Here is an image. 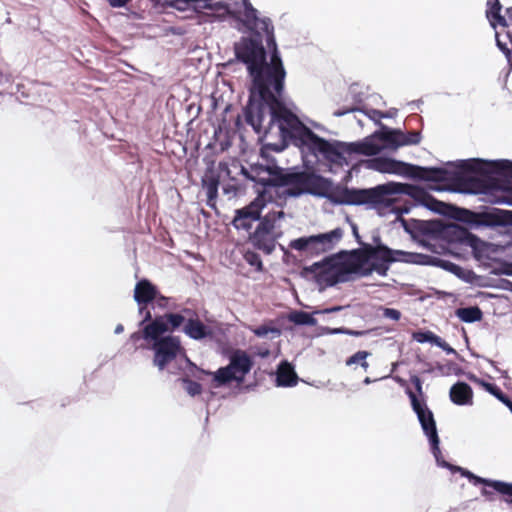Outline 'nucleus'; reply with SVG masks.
I'll return each instance as SVG.
<instances>
[{
    "instance_id": "nucleus-1",
    "label": "nucleus",
    "mask_w": 512,
    "mask_h": 512,
    "mask_svg": "<svg viewBox=\"0 0 512 512\" xmlns=\"http://www.w3.org/2000/svg\"><path fill=\"white\" fill-rule=\"evenodd\" d=\"M197 14H204L213 21L228 22L242 33L266 37L267 46L273 49L270 62L260 40L242 38L235 43V55L246 64L252 77L254 91L264 99L282 91L286 71L277 51L274 27L268 17H259L249 0H198L194 5Z\"/></svg>"
},
{
    "instance_id": "nucleus-2",
    "label": "nucleus",
    "mask_w": 512,
    "mask_h": 512,
    "mask_svg": "<svg viewBox=\"0 0 512 512\" xmlns=\"http://www.w3.org/2000/svg\"><path fill=\"white\" fill-rule=\"evenodd\" d=\"M273 94L264 99L252 86L251 93L257 94L262 101L275 102L271 107V118L268 133L277 129L283 142L290 140L300 151L303 165L306 169L320 170L321 167L329 168L330 172H336L337 168L348 166L353 156L376 155L384 145L378 143V137L366 138L361 142L345 143L336 140H326L318 136L311 128L318 131H325L323 125L309 121L307 126L298 117L285 107H282L276 100L283 92Z\"/></svg>"
},
{
    "instance_id": "nucleus-3",
    "label": "nucleus",
    "mask_w": 512,
    "mask_h": 512,
    "mask_svg": "<svg viewBox=\"0 0 512 512\" xmlns=\"http://www.w3.org/2000/svg\"><path fill=\"white\" fill-rule=\"evenodd\" d=\"M406 253L391 250L383 244H363L350 252H341L314 263L311 271L315 273L321 285L333 286L356 277H368L372 274L385 277L390 264L405 260Z\"/></svg>"
},
{
    "instance_id": "nucleus-4",
    "label": "nucleus",
    "mask_w": 512,
    "mask_h": 512,
    "mask_svg": "<svg viewBox=\"0 0 512 512\" xmlns=\"http://www.w3.org/2000/svg\"><path fill=\"white\" fill-rule=\"evenodd\" d=\"M312 172L291 173L285 176L284 183L279 186L264 182L262 179L257 180L253 175L254 169L248 172L242 168L243 174L255 181L263 184V190L258 191V196L248 206L236 211L233 224L237 229H249L254 221L260 219L262 210L269 205H274L272 199L274 195L285 197H299L303 194H311L321 198H331L333 183L320 175ZM329 170V168L321 167L319 171Z\"/></svg>"
},
{
    "instance_id": "nucleus-5",
    "label": "nucleus",
    "mask_w": 512,
    "mask_h": 512,
    "mask_svg": "<svg viewBox=\"0 0 512 512\" xmlns=\"http://www.w3.org/2000/svg\"><path fill=\"white\" fill-rule=\"evenodd\" d=\"M401 194L411 196L419 205L431 211L442 212V202L434 200L415 186L399 182H387L369 189H345L341 198L333 201L346 205H366L381 217L394 215L396 220L405 223L401 216L408 214L410 207L400 204L397 195Z\"/></svg>"
},
{
    "instance_id": "nucleus-6",
    "label": "nucleus",
    "mask_w": 512,
    "mask_h": 512,
    "mask_svg": "<svg viewBox=\"0 0 512 512\" xmlns=\"http://www.w3.org/2000/svg\"><path fill=\"white\" fill-rule=\"evenodd\" d=\"M409 397L412 408L421 424L422 430L429 439L431 450L437 464L441 467L451 469L452 471H459L462 476L468 478L474 485H484L485 487L481 490V494L487 499L491 500L492 491L488 489L491 488L495 492L503 495L507 503L512 504V483L482 478L461 467L452 466L443 460L439 448V437L436 429V423L432 412L428 409L425 403L417 399L413 392H409Z\"/></svg>"
},
{
    "instance_id": "nucleus-7",
    "label": "nucleus",
    "mask_w": 512,
    "mask_h": 512,
    "mask_svg": "<svg viewBox=\"0 0 512 512\" xmlns=\"http://www.w3.org/2000/svg\"><path fill=\"white\" fill-rule=\"evenodd\" d=\"M150 329L149 326L145 329L144 341L146 348L153 352L152 363L159 371H164L177 359L184 361L187 366L193 365L187 358L179 337L158 330L151 332Z\"/></svg>"
},
{
    "instance_id": "nucleus-8",
    "label": "nucleus",
    "mask_w": 512,
    "mask_h": 512,
    "mask_svg": "<svg viewBox=\"0 0 512 512\" xmlns=\"http://www.w3.org/2000/svg\"><path fill=\"white\" fill-rule=\"evenodd\" d=\"M252 366V358L247 352L235 350L231 353L227 366L221 367L214 372L203 371V373L212 377V386L214 388H219L232 382L241 384Z\"/></svg>"
},
{
    "instance_id": "nucleus-9",
    "label": "nucleus",
    "mask_w": 512,
    "mask_h": 512,
    "mask_svg": "<svg viewBox=\"0 0 512 512\" xmlns=\"http://www.w3.org/2000/svg\"><path fill=\"white\" fill-rule=\"evenodd\" d=\"M344 231L335 228L329 232L294 239L290 242L291 249L315 256L333 250L343 238Z\"/></svg>"
},
{
    "instance_id": "nucleus-10",
    "label": "nucleus",
    "mask_w": 512,
    "mask_h": 512,
    "mask_svg": "<svg viewBox=\"0 0 512 512\" xmlns=\"http://www.w3.org/2000/svg\"><path fill=\"white\" fill-rule=\"evenodd\" d=\"M285 217L282 210H274L273 207L264 216L255 230L252 241L256 247L270 254L275 247V240L281 235V220Z\"/></svg>"
},
{
    "instance_id": "nucleus-11",
    "label": "nucleus",
    "mask_w": 512,
    "mask_h": 512,
    "mask_svg": "<svg viewBox=\"0 0 512 512\" xmlns=\"http://www.w3.org/2000/svg\"><path fill=\"white\" fill-rule=\"evenodd\" d=\"M190 315H192L190 309H183L178 313H166L148 321V326L151 327V331L158 330L163 333H171L180 327H184Z\"/></svg>"
},
{
    "instance_id": "nucleus-12",
    "label": "nucleus",
    "mask_w": 512,
    "mask_h": 512,
    "mask_svg": "<svg viewBox=\"0 0 512 512\" xmlns=\"http://www.w3.org/2000/svg\"><path fill=\"white\" fill-rule=\"evenodd\" d=\"M157 292L156 287L147 279H142L135 285L134 300L139 306V313L143 315V322H148L152 319L151 312L146 306L156 298Z\"/></svg>"
},
{
    "instance_id": "nucleus-13",
    "label": "nucleus",
    "mask_w": 512,
    "mask_h": 512,
    "mask_svg": "<svg viewBox=\"0 0 512 512\" xmlns=\"http://www.w3.org/2000/svg\"><path fill=\"white\" fill-rule=\"evenodd\" d=\"M366 167L380 173L399 176L409 175L412 169V166L405 162L385 157H376L368 160Z\"/></svg>"
},
{
    "instance_id": "nucleus-14",
    "label": "nucleus",
    "mask_w": 512,
    "mask_h": 512,
    "mask_svg": "<svg viewBox=\"0 0 512 512\" xmlns=\"http://www.w3.org/2000/svg\"><path fill=\"white\" fill-rule=\"evenodd\" d=\"M380 139L387 143L388 146L398 148L407 145H416L420 142L421 136L419 132L403 133L400 130L390 129L383 132Z\"/></svg>"
},
{
    "instance_id": "nucleus-15",
    "label": "nucleus",
    "mask_w": 512,
    "mask_h": 512,
    "mask_svg": "<svg viewBox=\"0 0 512 512\" xmlns=\"http://www.w3.org/2000/svg\"><path fill=\"white\" fill-rule=\"evenodd\" d=\"M182 331L193 340H202L211 335L210 328L199 320L194 311H192V315L187 319V323L182 328Z\"/></svg>"
},
{
    "instance_id": "nucleus-16",
    "label": "nucleus",
    "mask_w": 512,
    "mask_h": 512,
    "mask_svg": "<svg viewBox=\"0 0 512 512\" xmlns=\"http://www.w3.org/2000/svg\"><path fill=\"white\" fill-rule=\"evenodd\" d=\"M487 10V18L491 26L495 29L497 25L506 27L507 30H512V7L507 8V19L500 15L501 5L499 0H493Z\"/></svg>"
},
{
    "instance_id": "nucleus-17",
    "label": "nucleus",
    "mask_w": 512,
    "mask_h": 512,
    "mask_svg": "<svg viewBox=\"0 0 512 512\" xmlns=\"http://www.w3.org/2000/svg\"><path fill=\"white\" fill-rule=\"evenodd\" d=\"M451 401L459 406L472 405L473 391L465 382H457L450 388Z\"/></svg>"
},
{
    "instance_id": "nucleus-18",
    "label": "nucleus",
    "mask_w": 512,
    "mask_h": 512,
    "mask_svg": "<svg viewBox=\"0 0 512 512\" xmlns=\"http://www.w3.org/2000/svg\"><path fill=\"white\" fill-rule=\"evenodd\" d=\"M298 382V376L294 368L287 362L279 365L276 373V384L280 387H292Z\"/></svg>"
},
{
    "instance_id": "nucleus-19",
    "label": "nucleus",
    "mask_w": 512,
    "mask_h": 512,
    "mask_svg": "<svg viewBox=\"0 0 512 512\" xmlns=\"http://www.w3.org/2000/svg\"><path fill=\"white\" fill-rule=\"evenodd\" d=\"M218 186L219 180L212 172L206 173L202 178V187L207 196V204L210 207H214L215 205V200L218 194Z\"/></svg>"
},
{
    "instance_id": "nucleus-20",
    "label": "nucleus",
    "mask_w": 512,
    "mask_h": 512,
    "mask_svg": "<svg viewBox=\"0 0 512 512\" xmlns=\"http://www.w3.org/2000/svg\"><path fill=\"white\" fill-rule=\"evenodd\" d=\"M456 316L465 323H474L482 319V311L477 306L459 308Z\"/></svg>"
},
{
    "instance_id": "nucleus-21",
    "label": "nucleus",
    "mask_w": 512,
    "mask_h": 512,
    "mask_svg": "<svg viewBox=\"0 0 512 512\" xmlns=\"http://www.w3.org/2000/svg\"><path fill=\"white\" fill-rule=\"evenodd\" d=\"M288 320L295 325L315 326L317 324V320L313 317V314L304 311L291 312L288 316Z\"/></svg>"
},
{
    "instance_id": "nucleus-22",
    "label": "nucleus",
    "mask_w": 512,
    "mask_h": 512,
    "mask_svg": "<svg viewBox=\"0 0 512 512\" xmlns=\"http://www.w3.org/2000/svg\"><path fill=\"white\" fill-rule=\"evenodd\" d=\"M198 0H158V3L165 7L176 9L180 12L187 11L190 6L194 8Z\"/></svg>"
},
{
    "instance_id": "nucleus-23",
    "label": "nucleus",
    "mask_w": 512,
    "mask_h": 512,
    "mask_svg": "<svg viewBox=\"0 0 512 512\" xmlns=\"http://www.w3.org/2000/svg\"><path fill=\"white\" fill-rule=\"evenodd\" d=\"M412 338L418 343H430L435 345L439 336L431 331H418L412 334Z\"/></svg>"
},
{
    "instance_id": "nucleus-24",
    "label": "nucleus",
    "mask_w": 512,
    "mask_h": 512,
    "mask_svg": "<svg viewBox=\"0 0 512 512\" xmlns=\"http://www.w3.org/2000/svg\"><path fill=\"white\" fill-rule=\"evenodd\" d=\"M183 388L190 396L199 395L202 392V387L199 383L189 379H182Z\"/></svg>"
},
{
    "instance_id": "nucleus-25",
    "label": "nucleus",
    "mask_w": 512,
    "mask_h": 512,
    "mask_svg": "<svg viewBox=\"0 0 512 512\" xmlns=\"http://www.w3.org/2000/svg\"><path fill=\"white\" fill-rule=\"evenodd\" d=\"M252 332L258 337H266L268 334H272L273 337H279L281 334L279 329L265 325L253 328Z\"/></svg>"
},
{
    "instance_id": "nucleus-26",
    "label": "nucleus",
    "mask_w": 512,
    "mask_h": 512,
    "mask_svg": "<svg viewBox=\"0 0 512 512\" xmlns=\"http://www.w3.org/2000/svg\"><path fill=\"white\" fill-rule=\"evenodd\" d=\"M244 259L246 260V262L249 265L255 267L258 271L262 270V268H263L262 261H261L260 256L257 253L248 251L245 253Z\"/></svg>"
},
{
    "instance_id": "nucleus-27",
    "label": "nucleus",
    "mask_w": 512,
    "mask_h": 512,
    "mask_svg": "<svg viewBox=\"0 0 512 512\" xmlns=\"http://www.w3.org/2000/svg\"><path fill=\"white\" fill-rule=\"evenodd\" d=\"M246 121L257 131L260 132L263 126V119L259 115L254 116L251 111L246 114Z\"/></svg>"
},
{
    "instance_id": "nucleus-28",
    "label": "nucleus",
    "mask_w": 512,
    "mask_h": 512,
    "mask_svg": "<svg viewBox=\"0 0 512 512\" xmlns=\"http://www.w3.org/2000/svg\"><path fill=\"white\" fill-rule=\"evenodd\" d=\"M369 355L370 353L367 351H358L347 359L346 365L360 364L361 360L367 359Z\"/></svg>"
},
{
    "instance_id": "nucleus-29",
    "label": "nucleus",
    "mask_w": 512,
    "mask_h": 512,
    "mask_svg": "<svg viewBox=\"0 0 512 512\" xmlns=\"http://www.w3.org/2000/svg\"><path fill=\"white\" fill-rule=\"evenodd\" d=\"M429 173L430 174L427 176L428 179L437 180V181H442V180L447 179V177H446L447 172L444 169L432 168L429 170Z\"/></svg>"
},
{
    "instance_id": "nucleus-30",
    "label": "nucleus",
    "mask_w": 512,
    "mask_h": 512,
    "mask_svg": "<svg viewBox=\"0 0 512 512\" xmlns=\"http://www.w3.org/2000/svg\"><path fill=\"white\" fill-rule=\"evenodd\" d=\"M488 393L493 395L495 398H497L500 402L505 404V401H507L509 398L494 384L491 385V387H488Z\"/></svg>"
},
{
    "instance_id": "nucleus-31",
    "label": "nucleus",
    "mask_w": 512,
    "mask_h": 512,
    "mask_svg": "<svg viewBox=\"0 0 512 512\" xmlns=\"http://www.w3.org/2000/svg\"><path fill=\"white\" fill-rule=\"evenodd\" d=\"M383 316L387 319L398 321L401 317V313L397 309L393 308H384L383 309Z\"/></svg>"
},
{
    "instance_id": "nucleus-32",
    "label": "nucleus",
    "mask_w": 512,
    "mask_h": 512,
    "mask_svg": "<svg viewBox=\"0 0 512 512\" xmlns=\"http://www.w3.org/2000/svg\"><path fill=\"white\" fill-rule=\"evenodd\" d=\"M327 333H329V334H349V335H355V336H359V335L363 334V332L351 331V330H347L345 328H334V329L327 328Z\"/></svg>"
},
{
    "instance_id": "nucleus-33",
    "label": "nucleus",
    "mask_w": 512,
    "mask_h": 512,
    "mask_svg": "<svg viewBox=\"0 0 512 512\" xmlns=\"http://www.w3.org/2000/svg\"><path fill=\"white\" fill-rule=\"evenodd\" d=\"M140 325L142 326V329L140 331L132 333L130 336V340L132 342H137L140 339L144 340V333H145V329L148 327V323L143 322V320H142Z\"/></svg>"
},
{
    "instance_id": "nucleus-34",
    "label": "nucleus",
    "mask_w": 512,
    "mask_h": 512,
    "mask_svg": "<svg viewBox=\"0 0 512 512\" xmlns=\"http://www.w3.org/2000/svg\"><path fill=\"white\" fill-rule=\"evenodd\" d=\"M168 302H169L168 298L158 295V293H157L156 298H154V300L151 303H152L153 307H159L161 309H165L168 306Z\"/></svg>"
},
{
    "instance_id": "nucleus-35",
    "label": "nucleus",
    "mask_w": 512,
    "mask_h": 512,
    "mask_svg": "<svg viewBox=\"0 0 512 512\" xmlns=\"http://www.w3.org/2000/svg\"><path fill=\"white\" fill-rule=\"evenodd\" d=\"M435 346L441 348L443 351H445L447 354H456V351L454 348H452L449 344H447L442 338H438Z\"/></svg>"
},
{
    "instance_id": "nucleus-36",
    "label": "nucleus",
    "mask_w": 512,
    "mask_h": 512,
    "mask_svg": "<svg viewBox=\"0 0 512 512\" xmlns=\"http://www.w3.org/2000/svg\"><path fill=\"white\" fill-rule=\"evenodd\" d=\"M108 4L112 8H123L125 7L131 0H106Z\"/></svg>"
},
{
    "instance_id": "nucleus-37",
    "label": "nucleus",
    "mask_w": 512,
    "mask_h": 512,
    "mask_svg": "<svg viewBox=\"0 0 512 512\" xmlns=\"http://www.w3.org/2000/svg\"><path fill=\"white\" fill-rule=\"evenodd\" d=\"M368 116L370 119L377 121L384 118V113L377 110H370Z\"/></svg>"
},
{
    "instance_id": "nucleus-38",
    "label": "nucleus",
    "mask_w": 512,
    "mask_h": 512,
    "mask_svg": "<svg viewBox=\"0 0 512 512\" xmlns=\"http://www.w3.org/2000/svg\"><path fill=\"white\" fill-rule=\"evenodd\" d=\"M342 309L341 306H335V307H331V308H327V309H324V310H317V311H314L313 314H321V313H333V312H338Z\"/></svg>"
},
{
    "instance_id": "nucleus-39",
    "label": "nucleus",
    "mask_w": 512,
    "mask_h": 512,
    "mask_svg": "<svg viewBox=\"0 0 512 512\" xmlns=\"http://www.w3.org/2000/svg\"><path fill=\"white\" fill-rule=\"evenodd\" d=\"M495 38H496V42H497V46L505 53V54H508L509 53V49L506 47L505 44H502V42L499 40V32H495Z\"/></svg>"
},
{
    "instance_id": "nucleus-40",
    "label": "nucleus",
    "mask_w": 512,
    "mask_h": 512,
    "mask_svg": "<svg viewBox=\"0 0 512 512\" xmlns=\"http://www.w3.org/2000/svg\"><path fill=\"white\" fill-rule=\"evenodd\" d=\"M477 384L480 385L481 387H483L487 392L489 390L488 387H491V385H492L491 383H488V382H486L484 380H481V379L478 381Z\"/></svg>"
},
{
    "instance_id": "nucleus-41",
    "label": "nucleus",
    "mask_w": 512,
    "mask_h": 512,
    "mask_svg": "<svg viewBox=\"0 0 512 512\" xmlns=\"http://www.w3.org/2000/svg\"><path fill=\"white\" fill-rule=\"evenodd\" d=\"M447 268L455 274H458V271L461 269L459 266L452 263H450Z\"/></svg>"
},
{
    "instance_id": "nucleus-42",
    "label": "nucleus",
    "mask_w": 512,
    "mask_h": 512,
    "mask_svg": "<svg viewBox=\"0 0 512 512\" xmlns=\"http://www.w3.org/2000/svg\"><path fill=\"white\" fill-rule=\"evenodd\" d=\"M124 331V327L122 324H118L116 327H115V330H114V333L115 334H120Z\"/></svg>"
},
{
    "instance_id": "nucleus-43",
    "label": "nucleus",
    "mask_w": 512,
    "mask_h": 512,
    "mask_svg": "<svg viewBox=\"0 0 512 512\" xmlns=\"http://www.w3.org/2000/svg\"><path fill=\"white\" fill-rule=\"evenodd\" d=\"M396 110L393 109V110H390L389 112L387 113H384V118H389V117H393L395 114H396Z\"/></svg>"
},
{
    "instance_id": "nucleus-44",
    "label": "nucleus",
    "mask_w": 512,
    "mask_h": 512,
    "mask_svg": "<svg viewBox=\"0 0 512 512\" xmlns=\"http://www.w3.org/2000/svg\"><path fill=\"white\" fill-rule=\"evenodd\" d=\"M467 378H468L469 380H471L472 382L476 383V384H477V383H478V381L480 380L479 378H477V377H476L475 375H473V374H469V375L467 376Z\"/></svg>"
},
{
    "instance_id": "nucleus-45",
    "label": "nucleus",
    "mask_w": 512,
    "mask_h": 512,
    "mask_svg": "<svg viewBox=\"0 0 512 512\" xmlns=\"http://www.w3.org/2000/svg\"><path fill=\"white\" fill-rule=\"evenodd\" d=\"M512 413V401L510 399H508L507 401H505V404H504Z\"/></svg>"
},
{
    "instance_id": "nucleus-46",
    "label": "nucleus",
    "mask_w": 512,
    "mask_h": 512,
    "mask_svg": "<svg viewBox=\"0 0 512 512\" xmlns=\"http://www.w3.org/2000/svg\"><path fill=\"white\" fill-rule=\"evenodd\" d=\"M360 365H361L365 370H367V369H368V367H369V364H368V362L366 361V359H365V360H361Z\"/></svg>"
},
{
    "instance_id": "nucleus-47",
    "label": "nucleus",
    "mask_w": 512,
    "mask_h": 512,
    "mask_svg": "<svg viewBox=\"0 0 512 512\" xmlns=\"http://www.w3.org/2000/svg\"><path fill=\"white\" fill-rule=\"evenodd\" d=\"M414 382H415V384H416V386H417L418 390H421V383H420V380H419L418 378H415Z\"/></svg>"
},
{
    "instance_id": "nucleus-48",
    "label": "nucleus",
    "mask_w": 512,
    "mask_h": 512,
    "mask_svg": "<svg viewBox=\"0 0 512 512\" xmlns=\"http://www.w3.org/2000/svg\"><path fill=\"white\" fill-rule=\"evenodd\" d=\"M506 34H507V37L510 39V41L512 43V30H510V29L507 30Z\"/></svg>"
},
{
    "instance_id": "nucleus-49",
    "label": "nucleus",
    "mask_w": 512,
    "mask_h": 512,
    "mask_svg": "<svg viewBox=\"0 0 512 512\" xmlns=\"http://www.w3.org/2000/svg\"><path fill=\"white\" fill-rule=\"evenodd\" d=\"M363 382L364 384H370L372 383V380L369 377H366Z\"/></svg>"
},
{
    "instance_id": "nucleus-50",
    "label": "nucleus",
    "mask_w": 512,
    "mask_h": 512,
    "mask_svg": "<svg viewBox=\"0 0 512 512\" xmlns=\"http://www.w3.org/2000/svg\"><path fill=\"white\" fill-rule=\"evenodd\" d=\"M344 114H345V112H339V111L334 112V115H335V116H342V115H344Z\"/></svg>"
},
{
    "instance_id": "nucleus-51",
    "label": "nucleus",
    "mask_w": 512,
    "mask_h": 512,
    "mask_svg": "<svg viewBox=\"0 0 512 512\" xmlns=\"http://www.w3.org/2000/svg\"><path fill=\"white\" fill-rule=\"evenodd\" d=\"M507 167H511V173H512V162L505 161Z\"/></svg>"
},
{
    "instance_id": "nucleus-52",
    "label": "nucleus",
    "mask_w": 512,
    "mask_h": 512,
    "mask_svg": "<svg viewBox=\"0 0 512 512\" xmlns=\"http://www.w3.org/2000/svg\"><path fill=\"white\" fill-rule=\"evenodd\" d=\"M493 0H488L487 5H490Z\"/></svg>"
}]
</instances>
